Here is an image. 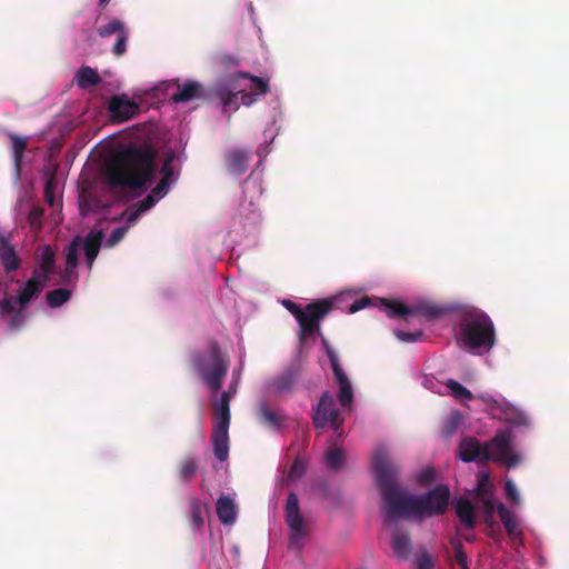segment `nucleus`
Here are the masks:
<instances>
[{
    "label": "nucleus",
    "mask_w": 569,
    "mask_h": 569,
    "mask_svg": "<svg viewBox=\"0 0 569 569\" xmlns=\"http://www.w3.org/2000/svg\"><path fill=\"white\" fill-rule=\"evenodd\" d=\"M156 151L150 147H128L107 166L106 178L110 186L129 188L143 193L156 173Z\"/></svg>",
    "instance_id": "1"
},
{
    "label": "nucleus",
    "mask_w": 569,
    "mask_h": 569,
    "mask_svg": "<svg viewBox=\"0 0 569 569\" xmlns=\"http://www.w3.org/2000/svg\"><path fill=\"white\" fill-rule=\"evenodd\" d=\"M372 468L381 493L386 520L416 516L415 496L406 493L398 487L399 468L390 461L385 449L379 448L373 452Z\"/></svg>",
    "instance_id": "2"
},
{
    "label": "nucleus",
    "mask_w": 569,
    "mask_h": 569,
    "mask_svg": "<svg viewBox=\"0 0 569 569\" xmlns=\"http://www.w3.org/2000/svg\"><path fill=\"white\" fill-rule=\"evenodd\" d=\"M459 333L461 341L470 350L489 351L496 343V330L491 318L476 307L462 310Z\"/></svg>",
    "instance_id": "3"
},
{
    "label": "nucleus",
    "mask_w": 569,
    "mask_h": 569,
    "mask_svg": "<svg viewBox=\"0 0 569 569\" xmlns=\"http://www.w3.org/2000/svg\"><path fill=\"white\" fill-rule=\"evenodd\" d=\"M192 363L212 391L220 390L228 372L229 362L222 355L218 342H210L208 355L200 352L193 355Z\"/></svg>",
    "instance_id": "4"
},
{
    "label": "nucleus",
    "mask_w": 569,
    "mask_h": 569,
    "mask_svg": "<svg viewBox=\"0 0 569 569\" xmlns=\"http://www.w3.org/2000/svg\"><path fill=\"white\" fill-rule=\"evenodd\" d=\"M450 491L447 486H436L428 492L415 496L416 516L431 517L435 515H443L448 508Z\"/></svg>",
    "instance_id": "5"
},
{
    "label": "nucleus",
    "mask_w": 569,
    "mask_h": 569,
    "mask_svg": "<svg viewBox=\"0 0 569 569\" xmlns=\"http://www.w3.org/2000/svg\"><path fill=\"white\" fill-rule=\"evenodd\" d=\"M333 303L329 299L316 300L306 306L302 317L298 319L300 340L320 332V321L330 313Z\"/></svg>",
    "instance_id": "6"
},
{
    "label": "nucleus",
    "mask_w": 569,
    "mask_h": 569,
    "mask_svg": "<svg viewBox=\"0 0 569 569\" xmlns=\"http://www.w3.org/2000/svg\"><path fill=\"white\" fill-rule=\"evenodd\" d=\"M284 519L290 530V547L300 549L302 547V540L308 535V530L300 512L299 499L295 492H290L287 497Z\"/></svg>",
    "instance_id": "7"
},
{
    "label": "nucleus",
    "mask_w": 569,
    "mask_h": 569,
    "mask_svg": "<svg viewBox=\"0 0 569 569\" xmlns=\"http://www.w3.org/2000/svg\"><path fill=\"white\" fill-rule=\"evenodd\" d=\"M512 436L510 430H499L496 436L486 443L488 450V461L493 460L506 465L508 468L515 467L519 462V457L511 451Z\"/></svg>",
    "instance_id": "8"
},
{
    "label": "nucleus",
    "mask_w": 569,
    "mask_h": 569,
    "mask_svg": "<svg viewBox=\"0 0 569 569\" xmlns=\"http://www.w3.org/2000/svg\"><path fill=\"white\" fill-rule=\"evenodd\" d=\"M339 410L336 407L333 396L325 391L313 409L312 422L317 429L330 426L336 432L340 429L342 421L339 419Z\"/></svg>",
    "instance_id": "9"
},
{
    "label": "nucleus",
    "mask_w": 569,
    "mask_h": 569,
    "mask_svg": "<svg viewBox=\"0 0 569 569\" xmlns=\"http://www.w3.org/2000/svg\"><path fill=\"white\" fill-rule=\"evenodd\" d=\"M385 310L390 318H406L407 316L420 315L428 319H435L445 313L443 307L433 303H419L415 307H408L406 305L381 300Z\"/></svg>",
    "instance_id": "10"
},
{
    "label": "nucleus",
    "mask_w": 569,
    "mask_h": 569,
    "mask_svg": "<svg viewBox=\"0 0 569 569\" xmlns=\"http://www.w3.org/2000/svg\"><path fill=\"white\" fill-rule=\"evenodd\" d=\"M326 351H327V356L330 360V365H331L336 381L339 385V393H338L339 402L343 408H349L353 401V390H352L351 382L349 381L346 372L341 368L336 352L331 348H329L327 345H326Z\"/></svg>",
    "instance_id": "11"
},
{
    "label": "nucleus",
    "mask_w": 569,
    "mask_h": 569,
    "mask_svg": "<svg viewBox=\"0 0 569 569\" xmlns=\"http://www.w3.org/2000/svg\"><path fill=\"white\" fill-rule=\"evenodd\" d=\"M97 33L101 38H109L110 36L116 34L117 40L112 47L113 56L121 57L126 53L129 40V30L121 20H110L108 23L98 27Z\"/></svg>",
    "instance_id": "12"
},
{
    "label": "nucleus",
    "mask_w": 569,
    "mask_h": 569,
    "mask_svg": "<svg viewBox=\"0 0 569 569\" xmlns=\"http://www.w3.org/2000/svg\"><path fill=\"white\" fill-rule=\"evenodd\" d=\"M108 111L112 121L123 122L136 117L140 111V106L126 94H117L110 98Z\"/></svg>",
    "instance_id": "13"
},
{
    "label": "nucleus",
    "mask_w": 569,
    "mask_h": 569,
    "mask_svg": "<svg viewBox=\"0 0 569 569\" xmlns=\"http://www.w3.org/2000/svg\"><path fill=\"white\" fill-rule=\"evenodd\" d=\"M458 457L465 462L473 460L485 462L488 461V450H486V445L481 446L478 439L466 437L458 446Z\"/></svg>",
    "instance_id": "14"
},
{
    "label": "nucleus",
    "mask_w": 569,
    "mask_h": 569,
    "mask_svg": "<svg viewBox=\"0 0 569 569\" xmlns=\"http://www.w3.org/2000/svg\"><path fill=\"white\" fill-rule=\"evenodd\" d=\"M0 262L6 273L17 271L21 266L20 257L6 234H0Z\"/></svg>",
    "instance_id": "15"
},
{
    "label": "nucleus",
    "mask_w": 569,
    "mask_h": 569,
    "mask_svg": "<svg viewBox=\"0 0 569 569\" xmlns=\"http://www.w3.org/2000/svg\"><path fill=\"white\" fill-rule=\"evenodd\" d=\"M46 286L47 282H44L43 279L32 274L31 278L18 289L16 296L17 303L21 307H26L30 301L40 296Z\"/></svg>",
    "instance_id": "16"
},
{
    "label": "nucleus",
    "mask_w": 569,
    "mask_h": 569,
    "mask_svg": "<svg viewBox=\"0 0 569 569\" xmlns=\"http://www.w3.org/2000/svg\"><path fill=\"white\" fill-rule=\"evenodd\" d=\"M177 92H174L171 97V100L174 103L189 102L191 100L207 98L203 86L198 81L188 80L182 86L177 84Z\"/></svg>",
    "instance_id": "17"
},
{
    "label": "nucleus",
    "mask_w": 569,
    "mask_h": 569,
    "mask_svg": "<svg viewBox=\"0 0 569 569\" xmlns=\"http://www.w3.org/2000/svg\"><path fill=\"white\" fill-rule=\"evenodd\" d=\"M56 271V252L50 246H43L40 252V259L34 267L32 274L43 279L48 283L49 277Z\"/></svg>",
    "instance_id": "18"
},
{
    "label": "nucleus",
    "mask_w": 569,
    "mask_h": 569,
    "mask_svg": "<svg viewBox=\"0 0 569 569\" xmlns=\"http://www.w3.org/2000/svg\"><path fill=\"white\" fill-rule=\"evenodd\" d=\"M257 416L261 423L267 425L276 430L283 428L288 419V417L282 415L280 411L269 408L266 401H261L259 403Z\"/></svg>",
    "instance_id": "19"
},
{
    "label": "nucleus",
    "mask_w": 569,
    "mask_h": 569,
    "mask_svg": "<svg viewBox=\"0 0 569 569\" xmlns=\"http://www.w3.org/2000/svg\"><path fill=\"white\" fill-rule=\"evenodd\" d=\"M103 238L104 232L102 230L90 231L84 238L83 249L89 269L92 268L93 261L99 253Z\"/></svg>",
    "instance_id": "20"
},
{
    "label": "nucleus",
    "mask_w": 569,
    "mask_h": 569,
    "mask_svg": "<svg viewBox=\"0 0 569 569\" xmlns=\"http://www.w3.org/2000/svg\"><path fill=\"white\" fill-rule=\"evenodd\" d=\"M229 428L213 427L211 441L213 445V452L219 461H224L229 455Z\"/></svg>",
    "instance_id": "21"
},
{
    "label": "nucleus",
    "mask_w": 569,
    "mask_h": 569,
    "mask_svg": "<svg viewBox=\"0 0 569 569\" xmlns=\"http://www.w3.org/2000/svg\"><path fill=\"white\" fill-rule=\"evenodd\" d=\"M216 510L219 520L223 525H232L237 519L234 501L228 496H221L216 502Z\"/></svg>",
    "instance_id": "22"
},
{
    "label": "nucleus",
    "mask_w": 569,
    "mask_h": 569,
    "mask_svg": "<svg viewBox=\"0 0 569 569\" xmlns=\"http://www.w3.org/2000/svg\"><path fill=\"white\" fill-rule=\"evenodd\" d=\"M248 153L242 150H230L226 154L227 169L230 173L241 176L247 171Z\"/></svg>",
    "instance_id": "23"
},
{
    "label": "nucleus",
    "mask_w": 569,
    "mask_h": 569,
    "mask_svg": "<svg viewBox=\"0 0 569 569\" xmlns=\"http://www.w3.org/2000/svg\"><path fill=\"white\" fill-rule=\"evenodd\" d=\"M391 545L395 555L400 559H407L412 551L410 537L403 530H395L392 532Z\"/></svg>",
    "instance_id": "24"
},
{
    "label": "nucleus",
    "mask_w": 569,
    "mask_h": 569,
    "mask_svg": "<svg viewBox=\"0 0 569 569\" xmlns=\"http://www.w3.org/2000/svg\"><path fill=\"white\" fill-rule=\"evenodd\" d=\"M214 427L229 428L230 425V393L223 391L220 401L214 406Z\"/></svg>",
    "instance_id": "25"
},
{
    "label": "nucleus",
    "mask_w": 569,
    "mask_h": 569,
    "mask_svg": "<svg viewBox=\"0 0 569 569\" xmlns=\"http://www.w3.org/2000/svg\"><path fill=\"white\" fill-rule=\"evenodd\" d=\"M156 204V200L151 197H146L143 200L128 207L122 213L121 218L127 220L128 226H132L137 222L140 216L151 209Z\"/></svg>",
    "instance_id": "26"
},
{
    "label": "nucleus",
    "mask_w": 569,
    "mask_h": 569,
    "mask_svg": "<svg viewBox=\"0 0 569 569\" xmlns=\"http://www.w3.org/2000/svg\"><path fill=\"white\" fill-rule=\"evenodd\" d=\"M298 377H299L298 369L289 368L273 379L272 387L274 388L276 392H278V393H284V392L290 393L293 390V387L296 385Z\"/></svg>",
    "instance_id": "27"
},
{
    "label": "nucleus",
    "mask_w": 569,
    "mask_h": 569,
    "mask_svg": "<svg viewBox=\"0 0 569 569\" xmlns=\"http://www.w3.org/2000/svg\"><path fill=\"white\" fill-rule=\"evenodd\" d=\"M456 512L462 525L471 530L476 526L475 507L468 498H459L456 503Z\"/></svg>",
    "instance_id": "28"
},
{
    "label": "nucleus",
    "mask_w": 569,
    "mask_h": 569,
    "mask_svg": "<svg viewBox=\"0 0 569 569\" xmlns=\"http://www.w3.org/2000/svg\"><path fill=\"white\" fill-rule=\"evenodd\" d=\"M8 138L11 141L14 169H16L17 176H19L20 171H21L23 154H24V151L28 146V138L20 137L12 132L8 133Z\"/></svg>",
    "instance_id": "29"
},
{
    "label": "nucleus",
    "mask_w": 569,
    "mask_h": 569,
    "mask_svg": "<svg viewBox=\"0 0 569 569\" xmlns=\"http://www.w3.org/2000/svg\"><path fill=\"white\" fill-rule=\"evenodd\" d=\"M76 82L79 88L88 89L99 84L102 79L99 73L89 66H82L76 73Z\"/></svg>",
    "instance_id": "30"
},
{
    "label": "nucleus",
    "mask_w": 569,
    "mask_h": 569,
    "mask_svg": "<svg viewBox=\"0 0 569 569\" xmlns=\"http://www.w3.org/2000/svg\"><path fill=\"white\" fill-rule=\"evenodd\" d=\"M236 78L249 79V89L251 92L256 93L257 97L264 96L269 91L268 80L263 78L250 74L249 72H239L236 74Z\"/></svg>",
    "instance_id": "31"
},
{
    "label": "nucleus",
    "mask_w": 569,
    "mask_h": 569,
    "mask_svg": "<svg viewBox=\"0 0 569 569\" xmlns=\"http://www.w3.org/2000/svg\"><path fill=\"white\" fill-rule=\"evenodd\" d=\"M197 471L198 462L196 461L194 458L187 457L180 461L178 468V476L182 482L189 483L196 476Z\"/></svg>",
    "instance_id": "32"
},
{
    "label": "nucleus",
    "mask_w": 569,
    "mask_h": 569,
    "mask_svg": "<svg viewBox=\"0 0 569 569\" xmlns=\"http://www.w3.org/2000/svg\"><path fill=\"white\" fill-rule=\"evenodd\" d=\"M216 94L220 99L224 112L229 110H237L239 108L237 92L226 88H217Z\"/></svg>",
    "instance_id": "33"
},
{
    "label": "nucleus",
    "mask_w": 569,
    "mask_h": 569,
    "mask_svg": "<svg viewBox=\"0 0 569 569\" xmlns=\"http://www.w3.org/2000/svg\"><path fill=\"white\" fill-rule=\"evenodd\" d=\"M71 297V291L66 288H59L49 291L46 295L47 303L50 308H59L66 303Z\"/></svg>",
    "instance_id": "34"
},
{
    "label": "nucleus",
    "mask_w": 569,
    "mask_h": 569,
    "mask_svg": "<svg viewBox=\"0 0 569 569\" xmlns=\"http://www.w3.org/2000/svg\"><path fill=\"white\" fill-rule=\"evenodd\" d=\"M499 518L509 536H513L517 530V521L512 512L502 503L498 506Z\"/></svg>",
    "instance_id": "35"
},
{
    "label": "nucleus",
    "mask_w": 569,
    "mask_h": 569,
    "mask_svg": "<svg viewBox=\"0 0 569 569\" xmlns=\"http://www.w3.org/2000/svg\"><path fill=\"white\" fill-rule=\"evenodd\" d=\"M190 522L193 528L200 529L203 523V506L202 502L198 498H191L190 501Z\"/></svg>",
    "instance_id": "36"
},
{
    "label": "nucleus",
    "mask_w": 569,
    "mask_h": 569,
    "mask_svg": "<svg viewBox=\"0 0 569 569\" xmlns=\"http://www.w3.org/2000/svg\"><path fill=\"white\" fill-rule=\"evenodd\" d=\"M176 159V153L173 151H170L166 154L160 172H161V179L167 180L171 183H174L177 178L174 177V168H173V161Z\"/></svg>",
    "instance_id": "37"
},
{
    "label": "nucleus",
    "mask_w": 569,
    "mask_h": 569,
    "mask_svg": "<svg viewBox=\"0 0 569 569\" xmlns=\"http://www.w3.org/2000/svg\"><path fill=\"white\" fill-rule=\"evenodd\" d=\"M81 238L77 236L73 238V240L70 242L68 249H67V256H66V267H69V270L76 269L79 261V246H80Z\"/></svg>",
    "instance_id": "38"
},
{
    "label": "nucleus",
    "mask_w": 569,
    "mask_h": 569,
    "mask_svg": "<svg viewBox=\"0 0 569 569\" xmlns=\"http://www.w3.org/2000/svg\"><path fill=\"white\" fill-rule=\"evenodd\" d=\"M446 386L450 389L451 395L457 400H471L473 398L471 391L456 380L449 379Z\"/></svg>",
    "instance_id": "39"
},
{
    "label": "nucleus",
    "mask_w": 569,
    "mask_h": 569,
    "mask_svg": "<svg viewBox=\"0 0 569 569\" xmlns=\"http://www.w3.org/2000/svg\"><path fill=\"white\" fill-rule=\"evenodd\" d=\"M343 451L339 448L329 450L325 457V462L328 468L339 470L343 466Z\"/></svg>",
    "instance_id": "40"
},
{
    "label": "nucleus",
    "mask_w": 569,
    "mask_h": 569,
    "mask_svg": "<svg viewBox=\"0 0 569 569\" xmlns=\"http://www.w3.org/2000/svg\"><path fill=\"white\" fill-rule=\"evenodd\" d=\"M28 318V313L26 311V307H19L12 315L11 318L8 321V328L11 331H18L20 330Z\"/></svg>",
    "instance_id": "41"
},
{
    "label": "nucleus",
    "mask_w": 569,
    "mask_h": 569,
    "mask_svg": "<svg viewBox=\"0 0 569 569\" xmlns=\"http://www.w3.org/2000/svg\"><path fill=\"white\" fill-rule=\"evenodd\" d=\"M307 471V461L302 457H297L289 469L288 480L297 481L300 479Z\"/></svg>",
    "instance_id": "42"
},
{
    "label": "nucleus",
    "mask_w": 569,
    "mask_h": 569,
    "mask_svg": "<svg viewBox=\"0 0 569 569\" xmlns=\"http://www.w3.org/2000/svg\"><path fill=\"white\" fill-rule=\"evenodd\" d=\"M171 184V182L160 179L147 197H151L157 203L159 199L163 198L169 192Z\"/></svg>",
    "instance_id": "43"
},
{
    "label": "nucleus",
    "mask_w": 569,
    "mask_h": 569,
    "mask_svg": "<svg viewBox=\"0 0 569 569\" xmlns=\"http://www.w3.org/2000/svg\"><path fill=\"white\" fill-rule=\"evenodd\" d=\"M16 303V297H4L0 299V317L4 319L11 316L17 310L14 307Z\"/></svg>",
    "instance_id": "44"
},
{
    "label": "nucleus",
    "mask_w": 569,
    "mask_h": 569,
    "mask_svg": "<svg viewBox=\"0 0 569 569\" xmlns=\"http://www.w3.org/2000/svg\"><path fill=\"white\" fill-rule=\"evenodd\" d=\"M128 230H129V226H122V227H118V228L113 229L112 232L110 233L109 238L107 239L106 246L109 248H112L116 244H118L124 238Z\"/></svg>",
    "instance_id": "45"
},
{
    "label": "nucleus",
    "mask_w": 569,
    "mask_h": 569,
    "mask_svg": "<svg viewBox=\"0 0 569 569\" xmlns=\"http://www.w3.org/2000/svg\"><path fill=\"white\" fill-rule=\"evenodd\" d=\"M451 545L455 550V558H456L457 563L462 569H469L468 563H467V559H468L467 553L462 549V543L459 540H453V541H451Z\"/></svg>",
    "instance_id": "46"
},
{
    "label": "nucleus",
    "mask_w": 569,
    "mask_h": 569,
    "mask_svg": "<svg viewBox=\"0 0 569 569\" xmlns=\"http://www.w3.org/2000/svg\"><path fill=\"white\" fill-rule=\"evenodd\" d=\"M44 210L40 207H32L29 214H28V221L31 228H41L42 226V217H43Z\"/></svg>",
    "instance_id": "47"
},
{
    "label": "nucleus",
    "mask_w": 569,
    "mask_h": 569,
    "mask_svg": "<svg viewBox=\"0 0 569 569\" xmlns=\"http://www.w3.org/2000/svg\"><path fill=\"white\" fill-rule=\"evenodd\" d=\"M56 178L50 176L44 183V199L49 206L54 204Z\"/></svg>",
    "instance_id": "48"
},
{
    "label": "nucleus",
    "mask_w": 569,
    "mask_h": 569,
    "mask_svg": "<svg viewBox=\"0 0 569 569\" xmlns=\"http://www.w3.org/2000/svg\"><path fill=\"white\" fill-rule=\"evenodd\" d=\"M506 497L513 503L520 502V496L516 485L511 480H507L505 485Z\"/></svg>",
    "instance_id": "49"
},
{
    "label": "nucleus",
    "mask_w": 569,
    "mask_h": 569,
    "mask_svg": "<svg viewBox=\"0 0 569 569\" xmlns=\"http://www.w3.org/2000/svg\"><path fill=\"white\" fill-rule=\"evenodd\" d=\"M423 336L421 330H417L415 332H406V331H396V337L402 342H413L419 340Z\"/></svg>",
    "instance_id": "50"
},
{
    "label": "nucleus",
    "mask_w": 569,
    "mask_h": 569,
    "mask_svg": "<svg viewBox=\"0 0 569 569\" xmlns=\"http://www.w3.org/2000/svg\"><path fill=\"white\" fill-rule=\"evenodd\" d=\"M282 306L296 318L297 321L302 317L303 309L300 305L286 299L282 301Z\"/></svg>",
    "instance_id": "51"
},
{
    "label": "nucleus",
    "mask_w": 569,
    "mask_h": 569,
    "mask_svg": "<svg viewBox=\"0 0 569 569\" xmlns=\"http://www.w3.org/2000/svg\"><path fill=\"white\" fill-rule=\"evenodd\" d=\"M435 480V471L432 468H427L418 473L417 481L420 485H429Z\"/></svg>",
    "instance_id": "52"
},
{
    "label": "nucleus",
    "mask_w": 569,
    "mask_h": 569,
    "mask_svg": "<svg viewBox=\"0 0 569 569\" xmlns=\"http://www.w3.org/2000/svg\"><path fill=\"white\" fill-rule=\"evenodd\" d=\"M370 303H371V300H370V298H369V297H362V298H360V299L355 300V301L350 305V307H349V311H350L351 313H355V312H357V311H359V310L365 309V308H366V307H368Z\"/></svg>",
    "instance_id": "53"
},
{
    "label": "nucleus",
    "mask_w": 569,
    "mask_h": 569,
    "mask_svg": "<svg viewBox=\"0 0 569 569\" xmlns=\"http://www.w3.org/2000/svg\"><path fill=\"white\" fill-rule=\"evenodd\" d=\"M417 567L419 569H432L433 565L430 556L427 553L419 555L417 558Z\"/></svg>",
    "instance_id": "54"
},
{
    "label": "nucleus",
    "mask_w": 569,
    "mask_h": 569,
    "mask_svg": "<svg viewBox=\"0 0 569 569\" xmlns=\"http://www.w3.org/2000/svg\"><path fill=\"white\" fill-rule=\"evenodd\" d=\"M237 93L241 94V102H242L243 106H247V107L253 104L257 101V99H258L256 93H253L251 91L250 92H246L243 90H240Z\"/></svg>",
    "instance_id": "55"
},
{
    "label": "nucleus",
    "mask_w": 569,
    "mask_h": 569,
    "mask_svg": "<svg viewBox=\"0 0 569 569\" xmlns=\"http://www.w3.org/2000/svg\"><path fill=\"white\" fill-rule=\"evenodd\" d=\"M74 274H76L74 269L69 270V267H66V269L60 274L61 282L63 284L70 283L72 281Z\"/></svg>",
    "instance_id": "56"
},
{
    "label": "nucleus",
    "mask_w": 569,
    "mask_h": 569,
    "mask_svg": "<svg viewBox=\"0 0 569 569\" xmlns=\"http://www.w3.org/2000/svg\"><path fill=\"white\" fill-rule=\"evenodd\" d=\"M458 423H459V420H458V415H455L450 418V420L447 422V427H446V433L449 436L451 435L452 432H455V430L457 429L458 427Z\"/></svg>",
    "instance_id": "57"
},
{
    "label": "nucleus",
    "mask_w": 569,
    "mask_h": 569,
    "mask_svg": "<svg viewBox=\"0 0 569 569\" xmlns=\"http://www.w3.org/2000/svg\"><path fill=\"white\" fill-rule=\"evenodd\" d=\"M110 0H99V4L100 6H107L109 3Z\"/></svg>",
    "instance_id": "58"
}]
</instances>
